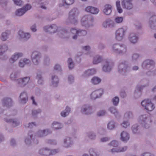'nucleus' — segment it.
Masks as SVG:
<instances>
[{
  "label": "nucleus",
  "instance_id": "nucleus-1",
  "mask_svg": "<svg viewBox=\"0 0 156 156\" xmlns=\"http://www.w3.org/2000/svg\"><path fill=\"white\" fill-rule=\"evenodd\" d=\"M111 50L113 53L123 55L127 53L128 48L127 45L124 43H117L111 46Z\"/></svg>",
  "mask_w": 156,
  "mask_h": 156
},
{
  "label": "nucleus",
  "instance_id": "nucleus-2",
  "mask_svg": "<svg viewBox=\"0 0 156 156\" xmlns=\"http://www.w3.org/2000/svg\"><path fill=\"white\" fill-rule=\"evenodd\" d=\"M44 30L46 33L50 34H53L58 32L59 34H62L63 35L67 33L65 30H62V27H58L57 25L52 24L50 25H47L43 27Z\"/></svg>",
  "mask_w": 156,
  "mask_h": 156
},
{
  "label": "nucleus",
  "instance_id": "nucleus-3",
  "mask_svg": "<svg viewBox=\"0 0 156 156\" xmlns=\"http://www.w3.org/2000/svg\"><path fill=\"white\" fill-rule=\"evenodd\" d=\"M152 122L151 117L146 115H143L140 117L139 122L144 128L148 129L151 126Z\"/></svg>",
  "mask_w": 156,
  "mask_h": 156
},
{
  "label": "nucleus",
  "instance_id": "nucleus-4",
  "mask_svg": "<svg viewBox=\"0 0 156 156\" xmlns=\"http://www.w3.org/2000/svg\"><path fill=\"white\" fill-rule=\"evenodd\" d=\"M94 19L90 15H85L82 17L81 24L82 26L86 28H89L93 26Z\"/></svg>",
  "mask_w": 156,
  "mask_h": 156
},
{
  "label": "nucleus",
  "instance_id": "nucleus-5",
  "mask_svg": "<svg viewBox=\"0 0 156 156\" xmlns=\"http://www.w3.org/2000/svg\"><path fill=\"white\" fill-rule=\"evenodd\" d=\"M129 66L125 61L120 62L118 66V72L119 73L122 75H126V73L130 70Z\"/></svg>",
  "mask_w": 156,
  "mask_h": 156
},
{
  "label": "nucleus",
  "instance_id": "nucleus-6",
  "mask_svg": "<svg viewBox=\"0 0 156 156\" xmlns=\"http://www.w3.org/2000/svg\"><path fill=\"white\" fill-rule=\"evenodd\" d=\"M25 142L27 145H30L33 142L37 144L39 143V140L36 138L34 132L32 131L29 132L28 136L25 139Z\"/></svg>",
  "mask_w": 156,
  "mask_h": 156
},
{
  "label": "nucleus",
  "instance_id": "nucleus-7",
  "mask_svg": "<svg viewBox=\"0 0 156 156\" xmlns=\"http://www.w3.org/2000/svg\"><path fill=\"white\" fill-rule=\"evenodd\" d=\"M126 27H122L117 30L115 33V38L118 41H122L124 38L127 31Z\"/></svg>",
  "mask_w": 156,
  "mask_h": 156
},
{
  "label": "nucleus",
  "instance_id": "nucleus-8",
  "mask_svg": "<svg viewBox=\"0 0 156 156\" xmlns=\"http://www.w3.org/2000/svg\"><path fill=\"white\" fill-rule=\"evenodd\" d=\"M80 111L83 114L90 115L95 111V108L90 105L86 104L82 106Z\"/></svg>",
  "mask_w": 156,
  "mask_h": 156
},
{
  "label": "nucleus",
  "instance_id": "nucleus-9",
  "mask_svg": "<svg viewBox=\"0 0 156 156\" xmlns=\"http://www.w3.org/2000/svg\"><path fill=\"white\" fill-rule=\"evenodd\" d=\"M42 57L41 53L37 51H34L31 54V58L33 63L36 66L38 65L40 63Z\"/></svg>",
  "mask_w": 156,
  "mask_h": 156
},
{
  "label": "nucleus",
  "instance_id": "nucleus-10",
  "mask_svg": "<svg viewBox=\"0 0 156 156\" xmlns=\"http://www.w3.org/2000/svg\"><path fill=\"white\" fill-rule=\"evenodd\" d=\"M141 105L143 108L147 111H151L154 108V106L149 99H145L141 102Z\"/></svg>",
  "mask_w": 156,
  "mask_h": 156
},
{
  "label": "nucleus",
  "instance_id": "nucleus-11",
  "mask_svg": "<svg viewBox=\"0 0 156 156\" xmlns=\"http://www.w3.org/2000/svg\"><path fill=\"white\" fill-rule=\"evenodd\" d=\"M113 66V63L111 61L105 60L102 64L103 71L105 73H109Z\"/></svg>",
  "mask_w": 156,
  "mask_h": 156
},
{
  "label": "nucleus",
  "instance_id": "nucleus-12",
  "mask_svg": "<svg viewBox=\"0 0 156 156\" xmlns=\"http://www.w3.org/2000/svg\"><path fill=\"white\" fill-rule=\"evenodd\" d=\"M30 76H26L17 80V84L19 87H24L30 82Z\"/></svg>",
  "mask_w": 156,
  "mask_h": 156
},
{
  "label": "nucleus",
  "instance_id": "nucleus-13",
  "mask_svg": "<svg viewBox=\"0 0 156 156\" xmlns=\"http://www.w3.org/2000/svg\"><path fill=\"white\" fill-rule=\"evenodd\" d=\"M142 66L143 69L148 70L154 69V62L153 60L150 59H146L143 62Z\"/></svg>",
  "mask_w": 156,
  "mask_h": 156
},
{
  "label": "nucleus",
  "instance_id": "nucleus-14",
  "mask_svg": "<svg viewBox=\"0 0 156 156\" xmlns=\"http://www.w3.org/2000/svg\"><path fill=\"white\" fill-rule=\"evenodd\" d=\"M31 8L30 5L27 4L23 8L18 9L15 12L16 16H21L23 15L27 11L30 9Z\"/></svg>",
  "mask_w": 156,
  "mask_h": 156
},
{
  "label": "nucleus",
  "instance_id": "nucleus-15",
  "mask_svg": "<svg viewBox=\"0 0 156 156\" xmlns=\"http://www.w3.org/2000/svg\"><path fill=\"white\" fill-rule=\"evenodd\" d=\"M52 131L49 129H40L37 131L35 134L36 136L39 138H42L47 136L49 134H51Z\"/></svg>",
  "mask_w": 156,
  "mask_h": 156
},
{
  "label": "nucleus",
  "instance_id": "nucleus-16",
  "mask_svg": "<svg viewBox=\"0 0 156 156\" xmlns=\"http://www.w3.org/2000/svg\"><path fill=\"white\" fill-rule=\"evenodd\" d=\"M129 41L132 44H135L138 41L139 37L136 33L134 32L129 33L127 36Z\"/></svg>",
  "mask_w": 156,
  "mask_h": 156
},
{
  "label": "nucleus",
  "instance_id": "nucleus-17",
  "mask_svg": "<svg viewBox=\"0 0 156 156\" xmlns=\"http://www.w3.org/2000/svg\"><path fill=\"white\" fill-rule=\"evenodd\" d=\"M62 146L66 148L71 147L73 144V140L71 137H66L63 138L62 141Z\"/></svg>",
  "mask_w": 156,
  "mask_h": 156
},
{
  "label": "nucleus",
  "instance_id": "nucleus-18",
  "mask_svg": "<svg viewBox=\"0 0 156 156\" xmlns=\"http://www.w3.org/2000/svg\"><path fill=\"white\" fill-rule=\"evenodd\" d=\"M133 0H122L121 2L122 8L127 10L132 9L134 7L132 3Z\"/></svg>",
  "mask_w": 156,
  "mask_h": 156
},
{
  "label": "nucleus",
  "instance_id": "nucleus-19",
  "mask_svg": "<svg viewBox=\"0 0 156 156\" xmlns=\"http://www.w3.org/2000/svg\"><path fill=\"white\" fill-rule=\"evenodd\" d=\"M19 39L21 41H26L30 37L31 35L30 33L25 32L23 31L20 30L19 31Z\"/></svg>",
  "mask_w": 156,
  "mask_h": 156
},
{
  "label": "nucleus",
  "instance_id": "nucleus-20",
  "mask_svg": "<svg viewBox=\"0 0 156 156\" xmlns=\"http://www.w3.org/2000/svg\"><path fill=\"white\" fill-rule=\"evenodd\" d=\"M59 83V79L58 76L55 75H52L50 80V86L52 87H58Z\"/></svg>",
  "mask_w": 156,
  "mask_h": 156
},
{
  "label": "nucleus",
  "instance_id": "nucleus-21",
  "mask_svg": "<svg viewBox=\"0 0 156 156\" xmlns=\"http://www.w3.org/2000/svg\"><path fill=\"white\" fill-rule=\"evenodd\" d=\"M103 91L101 89L93 91L90 94V98L92 100H95L100 97L103 94Z\"/></svg>",
  "mask_w": 156,
  "mask_h": 156
},
{
  "label": "nucleus",
  "instance_id": "nucleus-22",
  "mask_svg": "<svg viewBox=\"0 0 156 156\" xmlns=\"http://www.w3.org/2000/svg\"><path fill=\"white\" fill-rule=\"evenodd\" d=\"M102 26L105 28H112L115 26V24L111 19H107L103 22Z\"/></svg>",
  "mask_w": 156,
  "mask_h": 156
},
{
  "label": "nucleus",
  "instance_id": "nucleus-23",
  "mask_svg": "<svg viewBox=\"0 0 156 156\" xmlns=\"http://www.w3.org/2000/svg\"><path fill=\"white\" fill-rule=\"evenodd\" d=\"M23 55V53L22 52H16L15 53L11 56L9 59V62L11 64L13 63L20 58L22 57Z\"/></svg>",
  "mask_w": 156,
  "mask_h": 156
},
{
  "label": "nucleus",
  "instance_id": "nucleus-24",
  "mask_svg": "<svg viewBox=\"0 0 156 156\" xmlns=\"http://www.w3.org/2000/svg\"><path fill=\"white\" fill-rule=\"evenodd\" d=\"M149 24L151 29H156V15H153L150 18L149 21Z\"/></svg>",
  "mask_w": 156,
  "mask_h": 156
},
{
  "label": "nucleus",
  "instance_id": "nucleus-25",
  "mask_svg": "<svg viewBox=\"0 0 156 156\" xmlns=\"http://www.w3.org/2000/svg\"><path fill=\"white\" fill-rule=\"evenodd\" d=\"M4 120L6 122L9 123L14 126H17L20 125V122L16 119H11L5 118Z\"/></svg>",
  "mask_w": 156,
  "mask_h": 156
},
{
  "label": "nucleus",
  "instance_id": "nucleus-26",
  "mask_svg": "<svg viewBox=\"0 0 156 156\" xmlns=\"http://www.w3.org/2000/svg\"><path fill=\"white\" fill-rule=\"evenodd\" d=\"M112 11V6L111 5L106 4L104 5L103 10V13L106 15H109Z\"/></svg>",
  "mask_w": 156,
  "mask_h": 156
},
{
  "label": "nucleus",
  "instance_id": "nucleus-27",
  "mask_svg": "<svg viewBox=\"0 0 156 156\" xmlns=\"http://www.w3.org/2000/svg\"><path fill=\"white\" fill-rule=\"evenodd\" d=\"M140 83L142 84H144L140 86L137 87H136V90L138 91H139L142 92L143 88L149 85L148 80L146 79H143L141 80Z\"/></svg>",
  "mask_w": 156,
  "mask_h": 156
},
{
  "label": "nucleus",
  "instance_id": "nucleus-28",
  "mask_svg": "<svg viewBox=\"0 0 156 156\" xmlns=\"http://www.w3.org/2000/svg\"><path fill=\"white\" fill-rule=\"evenodd\" d=\"M131 61V62L134 64L138 62V60L141 58V55L138 53H134L132 54Z\"/></svg>",
  "mask_w": 156,
  "mask_h": 156
},
{
  "label": "nucleus",
  "instance_id": "nucleus-29",
  "mask_svg": "<svg viewBox=\"0 0 156 156\" xmlns=\"http://www.w3.org/2000/svg\"><path fill=\"white\" fill-rule=\"evenodd\" d=\"M20 103L24 104L26 103L28 100V96L26 91L21 92L19 96Z\"/></svg>",
  "mask_w": 156,
  "mask_h": 156
},
{
  "label": "nucleus",
  "instance_id": "nucleus-30",
  "mask_svg": "<svg viewBox=\"0 0 156 156\" xmlns=\"http://www.w3.org/2000/svg\"><path fill=\"white\" fill-rule=\"evenodd\" d=\"M121 140L124 142H126L129 139L130 136L129 134L126 131H122L120 134Z\"/></svg>",
  "mask_w": 156,
  "mask_h": 156
},
{
  "label": "nucleus",
  "instance_id": "nucleus-31",
  "mask_svg": "<svg viewBox=\"0 0 156 156\" xmlns=\"http://www.w3.org/2000/svg\"><path fill=\"white\" fill-rule=\"evenodd\" d=\"M103 60L102 56L99 55H96L93 58L92 63L94 65H97L101 62Z\"/></svg>",
  "mask_w": 156,
  "mask_h": 156
},
{
  "label": "nucleus",
  "instance_id": "nucleus-32",
  "mask_svg": "<svg viewBox=\"0 0 156 156\" xmlns=\"http://www.w3.org/2000/svg\"><path fill=\"white\" fill-rule=\"evenodd\" d=\"M36 78L37 80V82L38 84L42 85L44 84V80L41 72L38 71L37 72Z\"/></svg>",
  "mask_w": 156,
  "mask_h": 156
},
{
  "label": "nucleus",
  "instance_id": "nucleus-33",
  "mask_svg": "<svg viewBox=\"0 0 156 156\" xmlns=\"http://www.w3.org/2000/svg\"><path fill=\"white\" fill-rule=\"evenodd\" d=\"M2 103L4 106L9 107L12 106V101L11 98H6L3 99Z\"/></svg>",
  "mask_w": 156,
  "mask_h": 156
},
{
  "label": "nucleus",
  "instance_id": "nucleus-34",
  "mask_svg": "<svg viewBox=\"0 0 156 156\" xmlns=\"http://www.w3.org/2000/svg\"><path fill=\"white\" fill-rule=\"evenodd\" d=\"M108 110L111 113L114 114L116 117L119 118L120 116V115L119 111L116 108L111 106L108 108Z\"/></svg>",
  "mask_w": 156,
  "mask_h": 156
},
{
  "label": "nucleus",
  "instance_id": "nucleus-35",
  "mask_svg": "<svg viewBox=\"0 0 156 156\" xmlns=\"http://www.w3.org/2000/svg\"><path fill=\"white\" fill-rule=\"evenodd\" d=\"M51 125L52 128L55 130L61 129L63 127V125L62 123L56 121L53 122Z\"/></svg>",
  "mask_w": 156,
  "mask_h": 156
},
{
  "label": "nucleus",
  "instance_id": "nucleus-36",
  "mask_svg": "<svg viewBox=\"0 0 156 156\" xmlns=\"http://www.w3.org/2000/svg\"><path fill=\"white\" fill-rule=\"evenodd\" d=\"M30 63V60L28 58H24L21 59L19 63V65L20 67H23L25 65H28Z\"/></svg>",
  "mask_w": 156,
  "mask_h": 156
},
{
  "label": "nucleus",
  "instance_id": "nucleus-37",
  "mask_svg": "<svg viewBox=\"0 0 156 156\" xmlns=\"http://www.w3.org/2000/svg\"><path fill=\"white\" fill-rule=\"evenodd\" d=\"M117 122L114 120H111L109 122L107 125L108 128L111 130H113L116 128L118 126Z\"/></svg>",
  "mask_w": 156,
  "mask_h": 156
},
{
  "label": "nucleus",
  "instance_id": "nucleus-38",
  "mask_svg": "<svg viewBox=\"0 0 156 156\" xmlns=\"http://www.w3.org/2000/svg\"><path fill=\"white\" fill-rule=\"evenodd\" d=\"M85 10L93 14H97L99 12L98 9L92 6H88L85 9Z\"/></svg>",
  "mask_w": 156,
  "mask_h": 156
},
{
  "label": "nucleus",
  "instance_id": "nucleus-39",
  "mask_svg": "<svg viewBox=\"0 0 156 156\" xmlns=\"http://www.w3.org/2000/svg\"><path fill=\"white\" fill-rule=\"evenodd\" d=\"M10 34V32L9 30H7L3 32L1 34L0 39L1 40L4 41H6L9 38V37Z\"/></svg>",
  "mask_w": 156,
  "mask_h": 156
},
{
  "label": "nucleus",
  "instance_id": "nucleus-40",
  "mask_svg": "<svg viewBox=\"0 0 156 156\" xmlns=\"http://www.w3.org/2000/svg\"><path fill=\"white\" fill-rule=\"evenodd\" d=\"M68 20L70 23L74 25H76L78 23L77 17L70 14H69Z\"/></svg>",
  "mask_w": 156,
  "mask_h": 156
},
{
  "label": "nucleus",
  "instance_id": "nucleus-41",
  "mask_svg": "<svg viewBox=\"0 0 156 156\" xmlns=\"http://www.w3.org/2000/svg\"><path fill=\"white\" fill-rule=\"evenodd\" d=\"M49 148L48 147H43L39 150L38 153L44 156H49Z\"/></svg>",
  "mask_w": 156,
  "mask_h": 156
},
{
  "label": "nucleus",
  "instance_id": "nucleus-42",
  "mask_svg": "<svg viewBox=\"0 0 156 156\" xmlns=\"http://www.w3.org/2000/svg\"><path fill=\"white\" fill-rule=\"evenodd\" d=\"M86 136L89 139L93 140H95L96 134L94 131H90L87 133Z\"/></svg>",
  "mask_w": 156,
  "mask_h": 156
},
{
  "label": "nucleus",
  "instance_id": "nucleus-43",
  "mask_svg": "<svg viewBox=\"0 0 156 156\" xmlns=\"http://www.w3.org/2000/svg\"><path fill=\"white\" fill-rule=\"evenodd\" d=\"M20 76V73L18 71H14L12 72L10 75V78L12 81L17 80L16 79Z\"/></svg>",
  "mask_w": 156,
  "mask_h": 156
},
{
  "label": "nucleus",
  "instance_id": "nucleus-44",
  "mask_svg": "<svg viewBox=\"0 0 156 156\" xmlns=\"http://www.w3.org/2000/svg\"><path fill=\"white\" fill-rule=\"evenodd\" d=\"M96 72V70L94 69H89L84 72L83 75L85 76H87L94 75Z\"/></svg>",
  "mask_w": 156,
  "mask_h": 156
},
{
  "label": "nucleus",
  "instance_id": "nucleus-45",
  "mask_svg": "<svg viewBox=\"0 0 156 156\" xmlns=\"http://www.w3.org/2000/svg\"><path fill=\"white\" fill-rule=\"evenodd\" d=\"M78 30L76 28H71L70 30V33L73 35L72 36V39L74 40H76L78 37Z\"/></svg>",
  "mask_w": 156,
  "mask_h": 156
},
{
  "label": "nucleus",
  "instance_id": "nucleus-46",
  "mask_svg": "<svg viewBox=\"0 0 156 156\" xmlns=\"http://www.w3.org/2000/svg\"><path fill=\"white\" fill-rule=\"evenodd\" d=\"M90 156H100V153L95 149L91 148L89 150Z\"/></svg>",
  "mask_w": 156,
  "mask_h": 156
},
{
  "label": "nucleus",
  "instance_id": "nucleus-47",
  "mask_svg": "<svg viewBox=\"0 0 156 156\" xmlns=\"http://www.w3.org/2000/svg\"><path fill=\"white\" fill-rule=\"evenodd\" d=\"M101 80V79L100 78L97 76H94L91 79V82L93 84L96 85L99 84Z\"/></svg>",
  "mask_w": 156,
  "mask_h": 156
},
{
  "label": "nucleus",
  "instance_id": "nucleus-48",
  "mask_svg": "<svg viewBox=\"0 0 156 156\" xmlns=\"http://www.w3.org/2000/svg\"><path fill=\"white\" fill-rule=\"evenodd\" d=\"M41 0H37L36 1V2L38 4H40L41 6L40 7L44 9H47V7L46 6L48 4V1H45L43 2H41Z\"/></svg>",
  "mask_w": 156,
  "mask_h": 156
},
{
  "label": "nucleus",
  "instance_id": "nucleus-49",
  "mask_svg": "<svg viewBox=\"0 0 156 156\" xmlns=\"http://www.w3.org/2000/svg\"><path fill=\"white\" fill-rule=\"evenodd\" d=\"M79 14V11L78 9L74 8L69 12V14L73 15L74 16L77 17Z\"/></svg>",
  "mask_w": 156,
  "mask_h": 156
},
{
  "label": "nucleus",
  "instance_id": "nucleus-50",
  "mask_svg": "<svg viewBox=\"0 0 156 156\" xmlns=\"http://www.w3.org/2000/svg\"><path fill=\"white\" fill-rule=\"evenodd\" d=\"M0 49L1 50L0 54L1 55H2L7 51L8 49V46L6 44H1L0 45Z\"/></svg>",
  "mask_w": 156,
  "mask_h": 156
},
{
  "label": "nucleus",
  "instance_id": "nucleus-51",
  "mask_svg": "<svg viewBox=\"0 0 156 156\" xmlns=\"http://www.w3.org/2000/svg\"><path fill=\"white\" fill-rule=\"evenodd\" d=\"M133 118V114L131 112H126L124 115V119L129 120Z\"/></svg>",
  "mask_w": 156,
  "mask_h": 156
},
{
  "label": "nucleus",
  "instance_id": "nucleus-52",
  "mask_svg": "<svg viewBox=\"0 0 156 156\" xmlns=\"http://www.w3.org/2000/svg\"><path fill=\"white\" fill-rule=\"evenodd\" d=\"M139 126L137 124H134L132 126V130L133 133H139Z\"/></svg>",
  "mask_w": 156,
  "mask_h": 156
},
{
  "label": "nucleus",
  "instance_id": "nucleus-53",
  "mask_svg": "<svg viewBox=\"0 0 156 156\" xmlns=\"http://www.w3.org/2000/svg\"><path fill=\"white\" fill-rule=\"evenodd\" d=\"M119 98L118 97L115 96L112 99L113 105L114 106H117L119 102Z\"/></svg>",
  "mask_w": 156,
  "mask_h": 156
},
{
  "label": "nucleus",
  "instance_id": "nucleus-54",
  "mask_svg": "<svg viewBox=\"0 0 156 156\" xmlns=\"http://www.w3.org/2000/svg\"><path fill=\"white\" fill-rule=\"evenodd\" d=\"M59 149L58 148L49 150V156L54 155L59 152Z\"/></svg>",
  "mask_w": 156,
  "mask_h": 156
},
{
  "label": "nucleus",
  "instance_id": "nucleus-55",
  "mask_svg": "<svg viewBox=\"0 0 156 156\" xmlns=\"http://www.w3.org/2000/svg\"><path fill=\"white\" fill-rule=\"evenodd\" d=\"M78 32V36H84L86 35L87 33V31L84 30L79 29Z\"/></svg>",
  "mask_w": 156,
  "mask_h": 156
},
{
  "label": "nucleus",
  "instance_id": "nucleus-56",
  "mask_svg": "<svg viewBox=\"0 0 156 156\" xmlns=\"http://www.w3.org/2000/svg\"><path fill=\"white\" fill-rule=\"evenodd\" d=\"M68 65L69 69H72L74 67V64L71 58H69L68 59Z\"/></svg>",
  "mask_w": 156,
  "mask_h": 156
},
{
  "label": "nucleus",
  "instance_id": "nucleus-57",
  "mask_svg": "<svg viewBox=\"0 0 156 156\" xmlns=\"http://www.w3.org/2000/svg\"><path fill=\"white\" fill-rule=\"evenodd\" d=\"M122 127L124 128H126L130 125V123L129 121L126 119H124L123 122L121 124Z\"/></svg>",
  "mask_w": 156,
  "mask_h": 156
},
{
  "label": "nucleus",
  "instance_id": "nucleus-58",
  "mask_svg": "<svg viewBox=\"0 0 156 156\" xmlns=\"http://www.w3.org/2000/svg\"><path fill=\"white\" fill-rule=\"evenodd\" d=\"M0 114H3V116H10L11 114L9 113V111L3 108H0Z\"/></svg>",
  "mask_w": 156,
  "mask_h": 156
},
{
  "label": "nucleus",
  "instance_id": "nucleus-59",
  "mask_svg": "<svg viewBox=\"0 0 156 156\" xmlns=\"http://www.w3.org/2000/svg\"><path fill=\"white\" fill-rule=\"evenodd\" d=\"M118 142L116 140H113L108 144V146H112L113 147H117L119 145Z\"/></svg>",
  "mask_w": 156,
  "mask_h": 156
},
{
  "label": "nucleus",
  "instance_id": "nucleus-60",
  "mask_svg": "<svg viewBox=\"0 0 156 156\" xmlns=\"http://www.w3.org/2000/svg\"><path fill=\"white\" fill-rule=\"evenodd\" d=\"M41 111L40 109H33L32 110V115L34 118H35L38 114L41 112Z\"/></svg>",
  "mask_w": 156,
  "mask_h": 156
},
{
  "label": "nucleus",
  "instance_id": "nucleus-61",
  "mask_svg": "<svg viewBox=\"0 0 156 156\" xmlns=\"http://www.w3.org/2000/svg\"><path fill=\"white\" fill-rule=\"evenodd\" d=\"M116 7L117 11L119 13H121L122 12L123 10L121 7L119 0H117L116 2Z\"/></svg>",
  "mask_w": 156,
  "mask_h": 156
},
{
  "label": "nucleus",
  "instance_id": "nucleus-62",
  "mask_svg": "<svg viewBox=\"0 0 156 156\" xmlns=\"http://www.w3.org/2000/svg\"><path fill=\"white\" fill-rule=\"evenodd\" d=\"M68 81L70 84H72L74 82V78L72 74L69 75L68 76Z\"/></svg>",
  "mask_w": 156,
  "mask_h": 156
},
{
  "label": "nucleus",
  "instance_id": "nucleus-63",
  "mask_svg": "<svg viewBox=\"0 0 156 156\" xmlns=\"http://www.w3.org/2000/svg\"><path fill=\"white\" fill-rule=\"evenodd\" d=\"M9 0H0V4L3 8H5Z\"/></svg>",
  "mask_w": 156,
  "mask_h": 156
},
{
  "label": "nucleus",
  "instance_id": "nucleus-64",
  "mask_svg": "<svg viewBox=\"0 0 156 156\" xmlns=\"http://www.w3.org/2000/svg\"><path fill=\"white\" fill-rule=\"evenodd\" d=\"M141 93L140 91L135 90L134 93V97L135 99L139 98L141 95Z\"/></svg>",
  "mask_w": 156,
  "mask_h": 156
}]
</instances>
